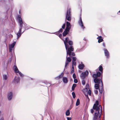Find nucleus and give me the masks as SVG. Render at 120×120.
<instances>
[{"mask_svg": "<svg viewBox=\"0 0 120 120\" xmlns=\"http://www.w3.org/2000/svg\"><path fill=\"white\" fill-rule=\"evenodd\" d=\"M89 85L88 84H87L86 85V89L87 90V87L89 86Z\"/></svg>", "mask_w": 120, "mask_h": 120, "instance_id": "obj_46", "label": "nucleus"}, {"mask_svg": "<svg viewBox=\"0 0 120 120\" xmlns=\"http://www.w3.org/2000/svg\"><path fill=\"white\" fill-rule=\"evenodd\" d=\"M68 31H67V30H66V29H65V31H64L63 33V36H65L68 33Z\"/></svg>", "mask_w": 120, "mask_h": 120, "instance_id": "obj_22", "label": "nucleus"}, {"mask_svg": "<svg viewBox=\"0 0 120 120\" xmlns=\"http://www.w3.org/2000/svg\"><path fill=\"white\" fill-rule=\"evenodd\" d=\"M100 86V85L99 83L96 84L95 85V89H98V88H99Z\"/></svg>", "mask_w": 120, "mask_h": 120, "instance_id": "obj_19", "label": "nucleus"}, {"mask_svg": "<svg viewBox=\"0 0 120 120\" xmlns=\"http://www.w3.org/2000/svg\"><path fill=\"white\" fill-rule=\"evenodd\" d=\"M68 43H69V44L70 45H71L72 44V42L71 41H69Z\"/></svg>", "mask_w": 120, "mask_h": 120, "instance_id": "obj_29", "label": "nucleus"}, {"mask_svg": "<svg viewBox=\"0 0 120 120\" xmlns=\"http://www.w3.org/2000/svg\"><path fill=\"white\" fill-rule=\"evenodd\" d=\"M66 26L67 27L66 28V30L68 31H69L71 27L70 23L68 22H67Z\"/></svg>", "mask_w": 120, "mask_h": 120, "instance_id": "obj_9", "label": "nucleus"}, {"mask_svg": "<svg viewBox=\"0 0 120 120\" xmlns=\"http://www.w3.org/2000/svg\"><path fill=\"white\" fill-rule=\"evenodd\" d=\"M73 48L71 46L68 48V51H67V55L68 54L70 56L71 55V52L73 51Z\"/></svg>", "mask_w": 120, "mask_h": 120, "instance_id": "obj_8", "label": "nucleus"}, {"mask_svg": "<svg viewBox=\"0 0 120 120\" xmlns=\"http://www.w3.org/2000/svg\"><path fill=\"white\" fill-rule=\"evenodd\" d=\"M72 55L73 56H74L75 55V54L74 53H72Z\"/></svg>", "mask_w": 120, "mask_h": 120, "instance_id": "obj_48", "label": "nucleus"}, {"mask_svg": "<svg viewBox=\"0 0 120 120\" xmlns=\"http://www.w3.org/2000/svg\"><path fill=\"white\" fill-rule=\"evenodd\" d=\"M102 45L104 47H105V43H103L102 44Z\"/></svg>", "mask_w": 120, "mask_h": 120, "instance_id": "obj_49", "label": "nucleus"}, {"mask_svg": "<svg viewBox=\"0 0 120 120\" xmlns=\"http://www.w3.org/2000/svg\"><path fill=\"white\" fill-rule=\"evenodd\" d=\"M79 25L81 26L82 28L83 29H84V27L83 26V23L82 21L81 17H80V20L79 22Z\"/></svg>", "mask_w": 120, "mask_h": 120, "instance_id": "obj_12", "label": "nucleus"}, {"mask_svg": "<svg viewBox=\"0 0 120 120\" xmlns=\"http://www.w3.org/2000/svg\"><path fill=\"white\" fill-rule=\"evenodd\" d=\"M88 93L89 95H91V90H89L88 91Z\"/></svg>", "mask_w": 120, "mask_h": 120, "instance_id": "obj_30", "label": "nucleus"}, {"mask_svg": "<svg viewBox=\"0 0 120 120\" xmlns=\"http://www.w3.org/2000/svg\"><path fill=\"white\" fill-rule=\"evenodd\" d=\"M63 81L64 83H67L68 82V80L67 78L64 77L63 78Z\"/></svg>", "mask_w": 120, "mask_h": 120, "instance_id": "obj_15", "label": "nucleus"}, {"mask_svg": "<svg viewBox=\"0 0 120 120\" xmlns=\"http://www.w3.org/2000/svg\"><path fill=\"white\" fill-rule=\"evenodd\" d=\"M89 74V72L87 71H86L85 72L82 73V77L83 78H85L86 76L87 75Z\"/></svg>", "mask_w": 120, "mask_h": 120, "instance_id": "obj_13", "label": "nucleus"}, {"mask_svg": "<svg viewBox=\"0 0 120 120\" xmlns=\"http://www.w3.org/2000/svg\"><path fill=\"white\" fill-rule=\"evenodd\" d=\"M94 112V111L93 110V109H91V112L93 113Z\"/></svg>", "mask_w": 120, "mask_h": 120, "instance_id": "obj_44", "label": "nucleus"}, {"mask_svg": "<svg viewBox=\"0 0 120 120\" xmlns=\"http://www.w3.org/2000/svg\"><path fill=\"white\" fill-rule=\"evenodd\" d=\"M117 14L118 15H120V10L117 12Z\"/></svg>", "mask_w": 120, "mask_h": 120, "instance_id": "obj_45", "label": "nucleus"}, {"mask_svg": "<svg viewBox=\"0 0 120 120\" xmlns=\"http://www.w3.org/2000/svg\"><path fill=\"white\" fill-rule=\"evenodd\" d=\"M66 115L67 116H69L70 114V111L69 109H68L67 110L66 112Z\"/></svg>", "mask_w": 120, "mask_h": 120, "instance_id": "obj_23", "label": "nucleus"}, {"mask_svg": "<svg viewBox=\"0 0 120 120\" xmlns=\"http://www.w3.org/2000/svg\"><path fill=\"white\" fill-rule=\"evenodd\" d=\"M97 39H98V42L99 43H100L103 41V39L102 38V37L101 36H99L97 38Z\"/></svg>", "mask_w": 120, "mask_h": 120, "instance_id": "obj_16", "label": "nucleus"}, {"mask_svg": "<svg viewBox=\"0 0 120 120\" xmlns=\"http://www.w3.org/2000/svg\"><path fill=\"white\" fill-rule=\"evenodd\" d=\"M74 82L75 83H76L78 81L76 79H75L74 80Z\"/></svg>", "mask_w": 120, "mask_h": 120, "instance_id": "obj_34", "label": "nucleus"}, {"mask_svg": "<svg viewBox=\"0 0 120 120\" xmlns=\"http://www.w3.org/2000/svg\"><path fill=\"white\" fill-rule=\"evenodd\" d=\"M8 76L5 74H4L3 75V78L4 80H7L8 79Z\"/></svg>", "mask_w": 120, "mask_h": 120, "instance_id": "obj_18", "label": "nucleus"}, {"mask_svg": "<svg viewBox=\"0 0 120 120\" xmlns=\"http://www.w3.org/2000/svg\"><path fill=\"white\" fill-rule=\"evenodd\" d=\"M13 97V93L12 92H9L8 94L7 98L9 100L11 99Z\"/></svg>", "mask_w": 120, "mask_h": 120, "instance_id": "obj_10", "label": "nucleus"}, {"mask_svg": "<svg viewBox=\"0 0 120 120\" xmlns=\"http://www.w3.org/2000/svg\"><path fill=\"white\" fill-rule=\"evenodd\" d=\"M99 90L100 93H102L103 91L102 84V85H100V86L99 88Z\"/></svg>", "mask_w": 120, "mask_h": 120, "instance_id": "obj_17", "label": "nucleus"}, {"mask_svg": "<svg viewBox=\"0 0 120 120\" xmlns=\"http://www.w3.org/2000/svg\"><path fill=\"white\" fill-rule=\"evenodd\" d=\"M76 84H74L72 86V90H74L75 89V87L76 86Z\"/></svg>", "mask_w": 120, "mask_h": 120, "instance_id": "obj_25", "label": "nucleus"}, {"mask_svg": "<svg viewBox=\"0 0 120 120\" xmlns=\"http://www.w3.org/2000/svg\"><path fill=\"white\" fill-rule=\"evenodd\" d=\"M63 31V30L62 29H60V30H59V33H60V32H62Z\"/></svg>", "mask_w": 120, "mask_h": 120, "instance_id": "obj_41", "label": "nucleus"}, {"mask_svg": "<svg viewBox=\"0 0 120 120\" xmlns=\"http://www.w3.org/2000/svg\"><path fill=\"white\" fill-rule=\"evenodd\" d=\"M67 120H71V117H67Z\"/></svg>", "mask_w": 120, "mask_h": 120, "instance_id": "obj_43", "label": "nucleus"}, {"mask_svg": "<svg viewBox=\"0 0 120 120\" xmlns=\"http://www.w3.org/2000/svg\"><path fill=\"white\" fill-rule=\"evenodd\" d=\"M69 40V39L68 38V37H67L66 38L65 40V41H64V43L65 46V48L66 50L68 48V45H67V43H68V41H68Z\"/></svg>", "mask_w": 120, "mask_h": 120, "instance_id": "obj_7", "label": "nucleus"}, {"mask_svg": "<svg viewBox=\"0 0 120 120\" xmlns=\"http://www.w3.org/2000/svg\"><path fill=\"white\" fill-rule=\"evenodd\" d=\"M15 44V42H14L9 46V51L11 52L12 49L14 47Z\"/></svg>", "mask_w": 120, "mask_h": 120, "instance_id": "obj_11", "label": "nucleus"}, {"mask_svg": "<svg viewBox=\"0 0 120 120\" xmlns=\"http://www.w3.org/2000/svg\"><path fill=\"white\" fill-rule=\"evenodd\" d=\"M72 95L73 98H75V93L74 92H72Z\"/></svg>", "mask_w": 120, "mask_h": 120, "instance_id": "obj_27", "label": "nucleus"}, {"mask_svg": "<svg viewBox=\"0 0 120 120\" xmlns=\"http://www.w3.org/2000/svg\"><path fill=\"white\" fill-rule=\"evenodd\" d=\"M103 70L102 67L101 66H100L98 69H97L96 71L97 73V74H94L92 75V77L94 79V81L95 83H97L101 85H102V82L100 79L99 80L97 78L100 76L101 73L100 72L98 71V70L100 71L101 72Z\"/></svg>", "mask_w": 120, "mask_h": 120, "instance_id": "obj_2", "label": "nucleus"}, {"mask_svg": "<svg viewBox=\"0 0 120 120\" xmlns=\"http://www.w3.org/2000/svg\"><path fill=\"white\" fill-rule=\"evenodd\" d=\"M64 75V73H62L57 78H58L59 79H60V78H62L63 76Z\"/></svg>", "mask_w": 120, "mask_h": 120, "instance_id": "obj_26", "label": "nucleus"}, {"mask_svg": "<svg viewBox=\"0 0 120 120\" xmlns=\"http://www.w3.org/2000/svg\"><path fill=\"white\" fill-rule=\"evenodd\" d=\"M80 101L79 99H78L77 100V101L76 102V106H78L79 104Z\"/></svg>", "mask_w": 120, "mask_h": 120, "instance_id": "obj_24", "label": "nucleus"}, {"mask_svg": "<svg viewBox=\"0 0 120 120\" xmlns=\"http://www.w3.org/2000/svg\"><path fill=\"white\" fill-rule=\"evenodd\" d=\"M62 36V35L61 34H60L59 35V37L60 38Z\"/></svg>", "mask_w": 120, "mask_h": 120, "instance_id": "obj_47", "label": "nucleus"}, {"mask_svg": "<svg viewBox=\"0 0 120 120\" xmlns=\"http://www.w3.org/2000/svg\"><path fill=\"white\" fill-rule=\"evenodd\" d=\"M105 58L107 61H108L110 57L109 52L105 49Z\"/></svg>", "mask_w": 120, "mask_h": 120, "instance_id": "obj_6", "label": "nucleus"}, {"mask_svg": "<svg viewBox=\"0 0 120 120\" xmlns=\"http://www.w3.org/2000/svg\"><path fill=\"white\" fill-rule=\"evenodd\" d=\"M0 120H4V117L3 116L1 117L0 118Z\"/></svg>", "mask_w": 120, "mask_h": 120, "instance_id": "obj_39", "label": "nucleus"}, {"mask_svg": "<svg viewBox=\"0 0 120 120\" xmlns=\"http://www.w3.org/2000/svg\"><path fill=\"white\" fill-rule=\"evenodd\" d=\"M72 69H74V67L73 66L72 67Z\"/></svg>", "mask_w": 120, "mask_h": 120, "instance_id": "obj_52", "label": "nucleus"}, {"mask_svg": "<svg viewBox=\"0 0 120 120\" xmlns=\"http://www.w3.org/2000/svg\"><path fill=\"white\" fill-rule=\"evenodd\" d=\"M85 96H86V98H87L88 99V100H89V97H88V96L87 95H85Z\"/></svg>", "mask_w": 120, "mask_h": 120, "instance_id": "obj_35", "label": "nucleus"}, {"mask_svg": "<svg viewBox=\"0 0 120 120\" xmlns=\"http://www.w3.org/2000/svg\"><path fill=\"white\" fill-rule=\"evenodd\" d=\"M72 61H76V58L75 57H73L72 58Z\"/></svg>", "mask_w": 120, "mask_h": 120, "instance_id": "obj_31", "label": "nucleus"}, {"mask_svg": "<svg viewBox=\"0 0 120 120\" xmlns=\"http://www.w3.org/2000/svg\"><path fill=\"white\" fill-rule=\"evenodd\" d=\"M104 52L105 53V49H104Z\"/></svg>", "mask_w": 120, "mask_h": 120, "instance_id": "obj_51", "label": "nucleus"}, {"mask_svg": "<svg viewBox=\"0 0 120 120\" xmlns=\"http://www.w3.org/2000/svg\"><path fill=\"white\" fill-rule=\"evenodd\" d=\"M65 24H63V25L62 26V28L63 29H64L65 28Z\"/></svg>", "mask_w": 120, "mask_h": 120, "instance_id": "obj_36", "label": "nucleus"}, {"mask_svg": "<svg viewBox=\"0 0 120 120\" xmlns=\"http://www.w3.org/2000/svg\"><path fill=\"white\" fill-rule=\"evenodd\" d=\"M72 108V107H71V106H70V109H71V108Z\"/></svg>", "mask_w": 120, "mask_h": 120, "instance_id": "obj_50", "label": "nucleus"}, {"mask_svg": "<svg viewBox=\"0 0 120 120\" xmlns=\"http://www.w3.org/2000/svg\"><path fill=\"white\" fill-rule=\"evenodd\" d=\"M14 69L15 72L16 73H18L19 75L22 77L23 76V75L20 72H19L16 66L14 65Z\"/></svg>", "mask_w": 120, "mask_h": 120, "instance_id": "obj_4", "label": "nucleus"}, {"mask_svg": "<svg viewBox=\"0 0 120 120\" xmlns=\"http://www.w3.org/2000/svg\"><path fill=\"white\" fill-rule=\"evenodd\" d=\"M82 84L83 85H84L85 84V82L84 81H82Z\"/></svg>", "mask_w": 120, "mask_h": 120, "instance_id": "obj_38", "label": "nucleus"}, {"mask_svg": "<svg viewBox=\"0 0 120 120\" xmlns=\"http://www.w3.org/2000/svg\"><path fill=\"white\" fill-rule=\"evenodd\" d=\"M67 20L70 21L71 19V14L70 9L68 10L66 17V19Z\"/></svg>", "mask_w": 120, "mask_h": 120, "instance_id": "obj_5", "label": "nucleus"}, {"mask_svg": "<svg viewBox=\"0 0 120 120\" xmlns=\"http://www.w3.org/2000/svg\"><path fill=\"white\" fill-rule=\"evenodd\" d=\"M68 64V62L66 61V62H65V68L67 67V65Z\"/></svg>", "mask_w": 120, "mask_h": 120, "instance_id": "obj_32", "label": "nucleus"}, {"mask_svg": "<svg viewBox=\"0 0 120 120\" xmlns=\"http://www.w3.org/2000/svg\"><path fill=\"white\" fill-rule=\"evenodd\" d=\"M74 71V69H72V70L71 71V73H73Z\"/></svg>", "mask_w": 120, "mask_h": 120, "instance_id": "obj_42", "label": "nucleus"}, {"mask_svg": "<svg viewBox=\"0 0 120 120\" xmlns=\"http://www.w3.org/2000/svg\"><path fill=\"white\" fill-rule=\"evenodd\" d=\"M79 68L80 69H82L84 67V65L82 64H80L79 65Z\"/></svg>", "mask_w": 120, "mask_h": 120, "instance_id": "obj_20", "label": "nucleus"}, {"mask_svg": "<svg viewBox=\"0 0 120 120\" xmlns=\"http://www.w3.org/2000/svg\"><path fill=\"white\" fill-rule=\"evenodd\" d=\"M71 59L69 57H67V56L66 57V61L67 62H70L71 61Z\"/></svg>", "mask_w": 120, "mask_h": 120, "instance_id": "obj_21", "label": "nucleus"}, {"mask_svg": "<svg viewBox=\"0 0 120 120\" xmlns=\"http://www.w3.org/2000/svg\"><path fill=\"white\" fill-rule=\"evenodd\" d=\"M73 77L74 79H75L76 78V77L75 75V73H74L73 74Z\"/></svg>", "mask_w": 120, "mask_h": 120, "instance_id": "obj_33", "label": "nucleus"}, {"mask_svg": "<svg viewBox=\"0 0 120 120\" xmlns=\"http://www.w3.org/2000/svg\"><path fill=\"white\" fill-rule=\"evenodd\" d=\"M3 114L4 113L3 112L0 111V117H2Z\"/></svg>", "mask_w": 120, "mask_h": 120, "instance_id": "obj_28", "label": "nucleus"}, {"mask_svg": "<svg viewBox=\"0 0 120 120\" xmlns=\"http://www.w3.org/2000/svg\"><path fill=\"white\" fill-rule=\"evenodd\" d=\"M15 82L16 83H18L19 81V77H15L14 79Z\"/></svg>", "mask_w": 120, "mask_h": 120, "instance_id": "obj_14", "label": "nucleus"}, {"mask_svg": "<svg viewBox=\"0 0 120 120\" xmlns=\"http://www.w3.org/2000/svg\"><path fill=\"white\" fill-rule=\"evenodd\" d=\"M94 92L96 94H97L98 92V91L97 90H95L94 91Z\"/></svg>", "mask_w": 120, "mask_h": 120, "instance_id": "obj_40", "label": "nucleus"}, {"mask_svg": "<svg viewBox=\"0 0 120 120\" xmlns=\"http://www.w3.org/2000/svg\"><path fill=\"white\" fill-rule=\"evenodd\" d=\"M76 64V63L75 62H74V61H72V65H75Z\"/></svg>", "mask_w": 120, "mask_h": 120, "instance_id": "obj_37", "label": "nucleus"}, {"mask_svg": "<svg viewBox=\"0 0 120 120\" xmlns=\"http://www.w3.org/2000/svg\"><path fill=\"white\" fill-rule=\"evenodd\" d=\"M93 109L96 111V112L94 115L93 120H98L101 117L102 111L101 107L99 105L98 101H97L94 104Z\"/></svg>", "mask_w": 120, "mask_h": 120, "instance_id": "obj_1", "label": "nucleus"}, {"mask_svg": "<svg viewBox=\"0 0 120 120\" xmlns=\"http://www.w3.org/2000/svg\"><path fill=\"white\" fill-rule=\"evenodd\" d=\"M17 19L18 20L19 26V30L18 33L17 34V38L18 39L21 36L24 31L22 33H21V30L22 27L23 22L20 15H18L17 17Z\"/></svg>", "mask_w": 120, "mask_h": 120, "instance_id": "obj_3", "label": "nucleus"}]
</instances>
